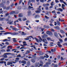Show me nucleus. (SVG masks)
<instances>
[{"instance_id":"47","label":"nucleus","mask_w":67,"mask_h":67,"mask_svg":"<svg viewBox=\"0 0 67 67\" xmlns=\"http://www.w3.org/2000/svg\"><path fill=\"white\" fill-rule=\"evenodd\" d=\"M47 39L48 41H50L51 40V38L48 37L47 38Z\"/></svg>"},{"instance_id":"54","label":"nucleus","mask_w":67,"mask_h":67,"mask_svg":"<svg viewBox=\"0 0 67 67\" xmlns=\"http://www.w3.org/2000/svg\"><path fill=\"white\" fill-rule=\"evenodd\" d=\"M53 3H54V2H52V3L51 4V6H53V5L54 4H53Z\"/></svg>"},{"instance_id":"37","label":"nucleus","mask_w":67,"mask_h":67,"mask_svg":"<svg viewBox=\"0 0 67 67\" xmlns=\"http://www.w3.org/2000/svg\"><path fill=\"white\" fill-rule=\"evenodd\" d=\"M22 0H20L19 1V4H21V3H22Z\"/></svg>"},{"instance_id":"63","label":"nucleus","mask_w":67,"mask_h":67,"mask_svg":"<svg viewBox=\"0 0 67 67\" xmlns=\"http://www.w3.org/2000/svg\"><path fill=\"white\" fill-rule=\"evenodd\" d=\"M43 66V64H41V63L40 64H39L40 66Z\"/></svg>"},{"instance_id":"58","label":"nucleus","mask_w":67,"mask_h":67,"mask_svg":"<svg viewBox=\"0 0 67 67\" xmlns=\"http://www.w3.org/2000/svg\"><path fill=\"white\" fill-rule=\"evenodd\" d=\"M24 40H30V38H25L24 39Z\"/></svg>"},{"instance_id":"12","label":"nucleus","mask_w":67,"mask_h":67,"mask_svg":"<svg viewBox=\"0 0 67 67\" xmlns=\"http://www.w3.org/2000/svg\"><path fill=\"white\" fill-rule=\"evenodd\" d=\"M39 65V62L38 63L37 62L35 64V67H38V66Z\"/></svg>"},{"instance_id":"59","label":"nucleus","mask_w":67,"mask_h":67,"mask_svg":"<svg viewBox=\"0 0 67 67\" xmlns=\"http://www.w3.org/2000/svg\"><path fill=\"white\" fill-rule=\"evenodd\" d=\"M37 16H38V15H36L35 16V19H36V18H37Z\"/></svg>"},{"instance_id":"19","label":"nucleus","mask_w":67,"mask_h":67,"mask_svg":"<svg viewBox=\"0 0 67 67\" xmlns=\"http://www.w3.org/2000/svg\"><path fill=\"white\" fill-rule=\"evenodd\" d=\"M55 29L57 30H59L60 29L59 27L58 26H55Z\"/></svg>"},{"instance_id":"43","label":"nucleus","mask_w":67,"mask_h":67,"mask_svg":"<svg viewBox=\"0 0 67 67\" xmlns=\"http://www.w3.org/2000/svg\"><path fill=\"white\" fill-rule=\"evenodd\" d=\"M40 2H42V3H43L44 2V0H40Z\"/></svg>"},{"instance_id":"56","label":"nucleus","mask_w":67,"mask_h":67,"mask_svg":"<svg viewBox=\"0 0 67 67\" xmlns=\"http://www.w3.org/2000/svg\"><path fill=\"white\" fill-rule=\"evenodd\" d=\"M18 20H19V21H22V20H21V18H19Z\"/></svg>"},{"instance_id":"8","label":"nucleus","mask_w":67,"mask_h":67,"mask_svg":"<svg viewBox=\"0 0 67 67\" xmlns=\"http://www.w3.org/2000/svg\"><path fill=\"white\" fill-rule=\"evenodd\" d=\"M43 42H44V43L45 44H48V42H47V40H46V39H43Z\"/></svg>"},{"instance_id":"4","label":"nucleus","mask_w":67,"mask_h":67,"mask_svg":"<svg viewBox=\"0 0 67 67\" xmlns=\"http://www.w3.org/2000/svg\"><path fill=\"white\" fill-rule=\"evenodd\" d=\"M46 33L48 34V35H49L51 36H52V35H53V34H52V32H51V31H47L46 32Z\"/></svg>"},{"instance_id":"16","label":"nucleus","mask_w":67,"mask_h":67,"mask_svg":"<svg viewBox=\"0 0 67 67\" xmlns=\"http://www.w3.org/2000/svg\"><path fill=\"white\" fill-rule=\"evenodd\" d=\"M54 34L56 37H58V34L56 32H54Z\"/></svg>"},{"instance_id":"2","label":"nucleus","mask_w":67,"mask_h":67,"mask_svg":"<svg viewBox=\"0 0 67 67\" xmlns=\"http://www.w3.org/2000/svg\"><path fill=\"white\" fill-rule=\"evenodd\" d=\"M41 6L40 5L38 8L37 9V10L35 11V12L36 13H41Z\"/></svg>"},{"instance_id":"36","label":"nucleus","mask_w":67,"mask_h":67,"mask_svg":"<svg viewBox=\"0 0 67 67\" xmlns=\"http://www.w3.org/2000/svg\"><path fill=\"white\" fill-rule=\"evenodd\" d=\"M5 44L6 45H9L10 44V43L8 42H6V43H5Z\"/></svg>"},{"instance_id":"30","label":"nucleus","mask_w":67,"mask_h":67,"mask_svg":"<svg viewBox=\"0 0 67 67\" xmlns=\"http://www.w3.org/2000/svg\"><path fill=\"white\" fill-rule=\"evenodd\" d=\"M27 66H30V62H28L27 63Z\"/></svg>"},{"instance_id":"52","label":"nucleus","mask_w":67,"mask_h":67,"mask_svg":"<svg viewBox=\"0 0 67 67\" xmlns=\"http://www.w3.org/2000/svg\"><path fill=\"white\" fill-rule=\"evenodd\" d=\"M56 48H55L53 49V52H56Z\"/></svg>"},{"instance_id":"28","label":"nucleus","mask_w":67,"mask_h":67,"mask_svg":"<svg viewBox=\"0 0 67 67\" xmlns=\"http://www.w3.org/2000/svg\"><path fill=\"white\" fill-rule=\"evenodd\" d=\"M49 23H50L51 24H52V23H53V19H52L51 20L49 21Z\"/></svg>"},{"instance_id":"5","label":"nucleus","mask_w":67,"mask_h":67,"mask_svg":"<svg viewBox=\"0 0 67 67\" xmlns=\"http://www.w3.org/2000/svg\"><path fill=\"white\" fill-rule=\"evenodd\" d=\"M10 28H12V30H14L15 31H17L18 30H20V29H17L16 28V27H13V26H10Z\"/></svg>"},{"instance_id":"23","label":"nucleus","mask_w":67,"mask_h":67,"mask_svg":"<svg viewBox=\"0 0 67 67\" xmlns=\"http://www.w3.org/2000/svg\"><path fill=\"white\" fill-rule=\"evenodd\" d=\"M9 22H10L9 21H8V22L7 23V24H12V23L13 22V21H11L9 23Z\"/></svg>"},{"instance_id":"60","label":"nucleus","mask_w":67,"mask_h":67,"mask_svg":"<svg viewBox=\"0 0 67 67\" xmlns=\"http://www.w3.org/2000/svg\"><path fill=\"white\" fill-rule=\"evenodd\" d=\"M18 9L19 10H21V7H19L18 8Z\"/></svg>"},{"instance_id":"33","label":"nucleus","mask_w":67,"mask_h":67,"mask_svg":"<svg viewBox=\"0 0 67 67\" xmlns=\"http://www.w3.org/2000/svg\"><path fill=\"white\" fill-rule=\"evenodd\" d=\"M30 52L29 51H26V53H25V54H30Z\"/></svg>"},{"instance_id":"57","label":"nucleus","mask_w":67,"mask_h":67,"mask_svg":"<svg viewBox=\"0 0 67 67\" xmlns=\"http://www.w3.org/2000/svg\"><path fill=\"white\" fill-rule=\"evenodd\" d=\"M36 50H37V49L36 48V47H35V46L34 45V46L33 47Z\"/></svg>"},{"instance_id":"38","label":"nucleus","mask_w":67,"mask_h":67,"mask_svg":"<svg viewBox=\"0 0 67 67\" xmlns=\"http://www.w3.org/2000/svg\"><path fill=\"white\" fill-rule=\"evenodd\" d=\"M17 57H21V55L19 54L18 55L16 56Z\"/></svg>"},{"instance_id":"39","label":"nucleus","mask_w":67,"mask_h":67,"mask_svg":"<svg viewBox=\"0 0 67 67\" xmlns=\"http://www.w3.org/2000/svg\"><path fill=\"white\" fill-rule=\"evenodd\" d=\"M22 34H23V35H26V34L25 33H24V32H22Z\"/></svg>"},{"instance_id":"18","label":"nucleus","mask_w":67,"mask_h":67,"mask_svg":"<svg viewBox=\"0 0 67 67\" xmlns=\"http://www.w3.org/2000/svg\"><path fill=\"white\" fill-rule=\"evenodd\" d=\"M52 65L54 67H58V65L57 64H55L54 63H52Z\"/></svg>"},{"instance_id":"13","label":"nucleus","mask_w":67,"mask_h":67,"mask_svg":"<svg viewBox=\"0 0 67 67\" xmlns=\"http://www.w3.org/2000/svg\"><path fill=\"white\" fill-rule=\"evenodd\" d=\"M45 37H48V35L46 34H44V35L42 36V38H45Z\"/></svg>"},{"instance_id":"55","label":"nucleus","mask_w":67,"mask_h":67,"mask_svg":"<svg viewBox=\"0 0 67 67\" xmlns=\"http://www.w3.org/2000/svg\"><path fill=\"white\" fill-rule=\"evenodd\" d=\"M45 9L46 10H48V7L47 6H46Z\"/></svg>"},{"instance_id":"21","label":"nucleus","mask_w":67,"mask_h":67,"mask_svg":"<svg viewBox=\"0 0 67 67\" xmlns=\"http://www.w3.org/2000/svg\"><path fill=\"white\" fill-rule=\"evenodd\" d=\"M44 55H46V56L44 55V57H46V58H48V57H49V56H48V55L46 54H45Z\"/></svg>"},{"instance_id":"27","label":"nucleus","mask_w":67,"mask_h":67,"mask_svg":"<svg viewBox=\"0 0 67 67\" xmlns=\"http://www.w3.org/2000/svg\"><path fill=\"white\" fill-rule=\"evenodd\" d=\"M58 11H60L61 12H62L63 11V9L61 8H58Z\"/></svg>"},{"instance_id":"6","label":"nucleus","mask_w":67,"mask_h":67,"mask_svg":"<svg viewBox=\"0 0 67 67\" xmlns=\"http://www.w3.org/2000/svg\"><path fill=\"white\" fill-rule=\"evenodd\" d=\"M27 38H29V37H31V38H32L33 39V40H34V39H35L36 41L37 42H38V39L36 38H34L33 37H32V36H29L27 37Z\"/></svg>"},{"instance_id":"29","label":"nucleus","mask_w":67,"mask_h":67,"mask_svg":"<svg viewBox=\"0 0 67 67\" xmlns=\"http://www.w3.org/2000/svg\"><path fill=\"white\" fill-rule=\"evenodd\" d=\"M57 24L58 25H59V26L60 25V22H59V21L58 20L57 21Z\"/></svg>"},{"instance_id":"45","label":"nucleus","mask_w":67,"mask_h":67,"mask_svg":"<svg viewBox=\"0 0 67 67\" xmlns=\"http://www.w3.org/2000/svg\"><path fill=\"white\" fill-rule=\"evenodd\" d=\"M40 63H41V64H43V61L41 60L40 61Z\"/></svg>"},{"instance_id":"20","label":"nucleus","mask_w":67,"mask_h":67,"mask_svg":"<svg viewBox=\"0 0 67 67\" xmlns=\"http://www.w3.org/2000/svg\"><path fill=\"white\" fill-rule=\"evenodd\" d=\"M43 27L44 28H46V29H48V28H49V26H47L46 25H44V26Z\"/></svg>"},{"instance_id":"14","label":"nucleus","mask_w":67,"mask_h":67,"mask_svg":"<svg viewBox=\"0 0 67 67\" xmlns=\"http://www.w3.org/2000/svg\"><path fill=\"white\" fill-rule=\"evenodd\" d=\"M2 3L1 4H5L6 3V1L5 0H2Z\"/></svg>"},{"instance_id":"24","label":"nucleus","mask_w":67,"mask_h":67,"mask_svg":"<svg viewBox=\"0 0 67 67\" xmlns=\"http://www.w3.org/2000/svg\"><path fill=\"white\" fill-rule=\"evenodd\" d=\"M49 4H44L43 5V7H46L47 6V5H49Z\"/></svg>"},{"instance_id":"1","label":"nucleus","mask_w":67,"mask_h":67,"mask_svg":"<svg viewBox=\"0 0 67 67\" xmlns=\"http://www.w3.org/2000/svg\"><path fill=\"white\" fill-rule=\"evenodd\" d=\"M3 34L6 35V34H10L12 35H16L19 34V33L18 32H14L12 33L11 32H5Z\"/></svg>"},{"instance_id":"11","label":"nucleus","mask_w":67,"mask_h":67,"mask_svg":"<svg viewBox=\"0 0 67 67\" xmlns=\"http://www.w3.org/2000/svg\"><path fill=\"white\" fill-rule=\"evenodd\" d=\"M10 54V53H4V55H5L3 56L5 58H7V55H7V54Z\"/></svg>"},{"instance_id":"64","label":"nucleus","mask_w":67,"mask_h":67,"mask_svg":"<svg viewBox=\"0 0 67 67\" xmlns=\"http://www.w3.org/2000/svg\"><path fill=\"white\" fill-rule=\"evenodd\" d=\"M10 62H8L7 64V65H10Z\"/></svg>"},{"instance_id":"3","label":"nucleus","mask_w":67,"mask_h":67,"mask_svg":"<svg viewBox=\"0 0 67 67\" xmlns=\"http://www.w3.org/2000/svg\"><path fill=\"white\" fill-rule=\"evenodd\" d=\"M19 13V12L18 10H17L16 12L15 11H12L9 13V14L10 15L14 14H18Z\"/></svg>"},{"instance_id":"53","label":"nucleus","mask_w":67,"mask_h":67,"mask_svg":"<svg viewBox=\"0 0 67 67\" xmlns=\"http://www.w3.org/2000/svg\"><path fill=\"white\" fill-rule=\"evenodd\" d=\"M49 25H50V26H54V25H53V24L51 23Z\"/></svg>"},{"instance_id":"46","label":"nucleus","mask_w":67,"mask_h":67,"mask_svg":"<svg viewBox=\"0 0 67 67\" xmlns=\"http://www.w3.org/2000/svg\"><path fill=\"white\" fill-rule=\"evenodd\" d=\"M7 3L8 4H10V1H8L7 2Z\"/></svg>"},{"instance_id":"10","label":"nucleus","mask_w":67,"mask_h":67,"mask_svg":"<svg viewBox=\"0 0 67 67\" xmlns=\"http://www.w3.org/2000/svg\"><path fill=\"white\" fill-rule=\"evenodd\" d=\"M23 14L22 13H20L18 15V17L19 18H22V17H23Z\"/></svg>"},{"instance_id":"34","label":"nucleus","mask_w":67,"mask_h":67,"mask_svg":"<svg viewBox=\"0 0 67 67\" xmlns=\"http://www.w3.org/2000/svg\"><path fill=\"white\" fill-rule=\"evenodd\" d=\"M26 18H25L23 19V21H26Z\"/></svg>"},{"instance_id":"51","label":"nucleus","mask_w":67,"mask_h":67,"mask_svg":"<svg viewBox=\"0 0 67 67\" xmlns=\"http://www.w3.org/2000/svg\"><path fill=\"white\" fill-rule=\"evenodd\" d=\"M63 3H64V4H65V5H67V3H66L64 1L63 2Z\"/></svg>"},{"instance_id":"26","label":"nucleus","mask_w":67,"mask_h":67,"mask_svg":"<svg viewBox=\"0 0 67 67\" xmlns=\"http://www.w3.org/2000/svg\"><path fill=\"white\" fill-rule=\"evenodd\" d=\"M28 15H30L31 14V12L29 10L28 12Z\"/></svg>"},{"instance_id":"9","label":"nucleus","mask_w":67,"mask_h":67,"mask_svg":"<svg viewBox=\"0 0 67 67\" xmlns=\"http://www.w3.org/2000/svg\"><path fill=\"white\" fill-rule=\"evenodd\" d=\"M0 5L2 7H3L4 9H6L7 7L6 6H4V4H0Z\"/></svg>"},{"instance_id":"40","label":"nucleus","mask_w":67,"mask_h":67,"mask_svg":"<svg viewBox=\"0 0 67 67\" xmlns=\"http://www.w3.org/2000/svg\"><path fill=\"white\" fill-rule=\"evenodd\" d=\"M13 6H14V3H12V4H11V5H10V6L11 7H13Z\"/></svg>"},{"instance_id":"44","label":"nucleus","mask_w":67,"mask_h":67,"mask_svg":"<svg viewBox=\"0 0 67 67\" xmlns=\"http://www.w3.org/2000/svg\"><path fill=\"white\" fill-rule=\"evenodd\" d=\"M4 59V58H3L0 59V60L1 61H3Z\"/></svg>"},{"instance_id":"25","label":"nucleus","mask_w":67,"mask_h":67,"mask_svg":"<svg viewBox=\"0 0 67 67\" xmlns=\"http://www.w3.org/2000/svg\"><path fill=\"white\" fill-rule=\"evenodd\" d=\"M10 40H7V39H5L4 40H3V42H5L6 41H10Z\"/></svg>"},{"instance_id":"7","label":"nucleus","mask_w":67,"mask_h":67,"mask_svg":"<svg viewBox=\"0 0 67 67\" xmlns=\"http://www.w3.org/2000/svg\"><path fill=\"white\" fill-rule=\"evenodd\" d=\"M57 45L59 46V47H62V46L60 44V42L59 41L57 42Z\"/></svg>"},{"instance_id":"17","label":"nucleus","mask_w":67,"mask_h":67,"mask_svg":"<svg viewBox=\"0 0 67 67\" xmlns=\"http://www.w3.org/2000/svg\"><path fill=\"white\" fill-rule=\"evenodd\" d=\"M62 8L63 9V10H65V8L64 7H65V5H64V4H62Z\"/></svg>"},{"instance_id":"50","label":"nucleus","mask_w":67,"mask_h":67,"mask_svg":"<svg viewBox=\"0 0 67 67\" xmlns=\"http://www.w3.org/2000/svg\"><path fill=\"white\" fill-rule=\"evenodd\" d=\"M4 63V61H2L0 62V64H3V63Z\"/></svg>"},{"instance_id":"61","label":"nucleus","mask_w":67,"mask_h":67,"mask_svg":"<svg viewBox=\"0 0 67 67\" xmlns=\"http://www.w3.org/2000/svg\"><path fill=\"white\" fill-rule=\"evenodd\" d=\"M4 64H5V66H7V64H6V62L4 61Z\"/></svg>"},{"instance_id":"35","label":"nucleus","mask_w":67,"mask_h":67,"mask_svg":"<svg viewBox=\"0 0 67 67\" xmlns=\"http://www.w3.org/2000/svg\"><path fill=\"white\" fill-rule=\"evenodd\" d=\"M45 18L46 19H47V20H48V19H49V17L47 16L46 15L45 16Z\"/></svg>"},{"instance_id":"42","label":"nucleus","mask_w":67,"mask_h":67,"mask_svg":"<svg viewBox=\"0 0 67 67\" xmlns=\"http://www.w3.org/2000/svg\"><path fill=\"white\" fill-rule=\"evenodd\" d=\"M44 30H45V29H44V28L41 29V31L42 32H43V31H44Z\"/></svg>"},{"instance_id":"49","label":"nucleus","mask_w":67,"mask_h":67,"mask_svg":"<svg viewBox=\"0 0 67 67\" xmlns=\"http://www.w3.org/2000/svg\"><path fill=\"white\" fill-rule=\"evenodd\" d=\"M59 41L61 43H62V42H63V40L62 39H59Z\"/></svg>"},{"instance_id":"15","label":"nucleus","mask_w":67,"mask_h":67,"mask_svg":"<svg viewBox=\"0 0 67 67\" xmlns=\"http://www.w3.org/2000/svg\"><path fill=\"white\" fill-rule=\"evenodd\" d=\"M22 64H26V62L24 60H23L21 62Z\"/></svg>"},{"instance_id":"62","label":"nucleus","mask_w":67,"mask_h":67,"mask_svg":"<svg viewBox=\"0 0 67 67\" xmlns=\"http://www.w3.org/2000/svg\"><path fill=\"white\" fill-rule=\"evenodd\" d=\"M31 2H35V0H31Z\"/></svg>"},{"instance_id":"32","label":"nucleus","mask_w":67,"mask_h":67,"mask_svg":"<svg viewBox=\"0 0 67 67\" xmlns=\"http://www.w3.org/2000/svg\"><path fill=\"white\" fill-rule=\"evenodd\" d=\"M33 7H31L30 6H29L28 7V9H33Z\"/></svg>"},{"instance_id":"48","label":"nucleus","mask_w":67,"mask_h":67,"mask_svg":"<svg viewBox=\"0 0 67 67\" xmlns=\"http://www.w3.org/2000/svg\"><path fill=\"white\" fill-rule=\"evenodd\" d=\"M9 9H10V7H8L6 9L7 10H8Z\"/></svg>"},{"instance_id":"22","label":"nucleus","mask_w":67,"mask_h":67,"mask_svg":"<svg viewBox=\"0 0 67 67\" xmlns=\"http://www.w3.org/2000/svg\"><path fill=\"white\" fill-rule=\"evenodd\" d=\"M60 31L62 34H65V32L63 30H60Z\"/></svg>"},{"instance_id":"31","label":"nucleus","mask_w":67,"mask_h":67,"mask_svg":"<svg viewBox=\"0 0 67 67\" xmlns=\"http://www.w3.org/2000/svg\"><path fill=\"white\" fill-rule=\"evenodd\" d=\"M31 61L32 62V63H35V60L34 59H31Z\"/></svg>"},{"instance_id":"41","label":"nucleus","mask_w":67,"mask_h":67,"mask_svg":"<svg viewBox=\"0 0 67 67\" xmlns=\"http://www.w3.org/2000/svg\"><path fill=\"white\" fill-rule=\"evenodd\" d=\"M40 58H41V59H44V58H44L43 56H41L40 57Z\"/></svg>"}]
</instances>
